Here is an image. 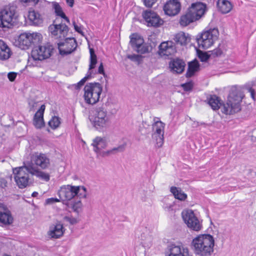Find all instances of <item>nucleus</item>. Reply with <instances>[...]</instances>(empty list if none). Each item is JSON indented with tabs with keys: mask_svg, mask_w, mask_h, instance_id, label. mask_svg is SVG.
I'll return each mask as SVG.
<instances>
[{
	"mask_svg": "<svg viewBox=\"0 0 256 256\" xmlns=\"http://www.w3.org/2000/svg\"><path fill=\"white\" fill-rule=\"evenodd\" d=\"M161 22H162L160 24V25L162 26L163 24L164 21L161 19Z\"/></svg>",
	"mask_w": 256,
	"mask_h": 256,
	"instance_id": "63",
	"label": "nucleus"
},
{
	"mask_svg": "<svg viewBox=\"0 0 256 256\" xmlns=\"http://www.w3.org/2000/svg\"><path fill=\"white\" fill-rule=\"evenodd\" d=\"M160 122L159 120H156L152 126V130L154 132L152 134V139L155 140L156 143V146L160 148L158 145V140L160 138V126H158V124Z\"/></svg>",
	"mask_w": 256,
	"mask_h": 256,
	"instance_id": "35",
	"label": "nucleus"
},
{
	"mask_svg": "<svg viewBox=\"0 0 256 256\" xmlns=\"http://www.w3.org/2000/svg\"><path fill=\"white\" fill-rule=\"evenodd\" d=\"M126 146V143H124L116 148H114L111 150L108 151L107 152L108 154H116V152H122L125 150Z\"/></svg>",
	"mask_w": 256,
	"mask_h": 256,
	"instance_id": "40",
	"label": "nucleus"
},
{
	"mask_svg": "<svg viewBox=\"0 0 256 256\" xmlns=\"http://www.w3.org/2000/svg\"><path fill=\"white\" fill-rule=\"evenodd\" d=\"M42 39V35L39 33L24 32L20 34L18 42L22 49H27L32 44H38Z\"/></svg>",
	"mask_w": 256,
	"mask_h": 256,
	"instance_id": "10",
	"label": "nucleus"
},
{
	"mask_svg": "<svg viewBox=\"0 0 256 256\" xmlns=\"http://www.w3.org/2000/svg\"><path fill=\"white\" fill-rule=\"evenodd\" d=\"M210 54L214 57H217L220 56L222 54V50L220 48H216L213 50L210 51Z\"/></svg>",
	"mask_w": 256,
	"mask_h": 256,
	"instance_id": "46",
	"label": "nucleus"
},
{
	"mask_svg": "<svg viewBox=\"0 0 256 256\" xmlns=\"http://www.w3.org/2000/svg\"><path fill=\"white\" fill-rule=\"evenodd\" d=\"M214 240L210 234H200L192 240V248L196 254L209 256L214 252Z\"/></svg>",
	"mask_w": 256,
	"mask_h": 256,
	"instance_id": "2",
	"label": "nucleus"
},
{
	"mask_svg": "<svg viewBox=\"0 0 256 256\" xmlns=\"http://www.w3.org/2000/svg\"><path fill=\"white\" fill-rule=\"evenodd\" d=\"M30 111H34L38 106V102L34 100H30L28 101Z\"/></svg>",
	"mask_w": 256,
	"mask_h": 256,
	"instance_id": "45",
	"label": "nucleus"
},
{
	"mask_svg": "<svg viewBox=\"0 0 256 256\" xmlns=\"http://www.w3.org/2000/svg\"><path fill=\"white\" fill-rule=\"evenodd\" d=\"M164 14L170 16L177 15L181 10V4L178 0H170L163 7Z\"/></svg>",
	"mask_w": 256,
	"mask_h": 256,
	"instance_id": "18",
	"label": "nucleus"
},
{
	"mask_svg": "<svg viewBox=\"0 0 256 256\" xmlns=\"http://www.w3.org/2000/svg\"><path fill=\"white\" fill-rule=\"evenodd\" d=\"M158 35L153 33L149 36L148 40L150 42V46L155 47L158 43Z\"/></svg>",
	"mask_w": 256,
	"mask_h": 256,
	"instance_id": "41",
	"label": "nucleus"
},
{
	"mask_svg": "<svg viewBox=\"0 0 256 256\" xmlns=\"http://www.w3.org/2000/svg\"><path fill=\"white\" fill-rule=\"evenodd\" d=\"M207 10L206 4L201 2L192 3L186 12L182 15L179 23L182 26H186L200 19Z\"/></svg>",
	"mask_w": 256,
	"mask_h": 256,
	"instance_id": "3",
	"label": "nucleus"
},
{
	"mask_svg": "<svg viewBox=\"0 0 256 256\" xmlns=\"http://www.w3.org/2000/svg\"><path fill=\"white\" fill-rule=\"evenodd\" d=\"M24 166L13 169V173L14 175V178L18 186L20 188H24L28 186L30 174V162L24 164Z\"/></svg>",
	"mask_w": 256,
	"mask_h": 256,
	"instance_id": "8",
	"label": "nucleus"
},
{
	"mask_svg": "<svg viewBox=\"0 0 256 256\" xmlns=\"http://www.w3.org/2000/svg\"><path fill=\"white\" fill-rule=\"evenodd\" d=\"M28 17L30 20L35 26L40 25L43 22L40 14L35 10L30 11Z\"/></svg>",
	"mask_w": 256,
	"mask_h": 256,
	"instance_id": "31",
	"label": "nucleus"
},
{
	"mask_svg": "<svg viewBox=\"0 0 256 256\" xmlns=\"http://www.w3.org/2000/svg\"><path fill=\"white\" fill-rule=\"evenodd\" d=\"M246 89L248 90V92L250 93L252 97L254 98L255 95L254 90L250 87L247 88Z\"/></svg>",
	"mask_w": 256,
	"mask_h": 256,
	"instance_id": "55",
	"label": "nucleus"
},
{
	"mask_svg": "<svg viewBox=\"0 0 256 256\" xmlns=\"http://www.w3.org/2000/svg\"><path fill=\"white\" fill-rule=\"evenodd\" d=\"M144 6L148 8H151L157 0H142Z\"/></svg>",
	"mask_w": 256,
	"mask_h": 256,
	"instance_id": "48",
	"label": "nucleus"
},
{
	"mask_svg": "<svg viewBox=\"0 0 256 256\" xmlns=\"http://www.w3.org/2000/svg\"><path fill=\"white\" fill-rule=\"evenodd\" d=\"M11 55L12 52L10 48L4 40H0V60H6Z\"/></svg>",
	"mask_w": 256,
	"mask_h": 256,
	"instance_id": "26",
	"label": "nucleus"
},
{
	"mask_svg": "<svg viewBox=\"0 0 256 256\" xmlns=\"http://www.w3.org/2000/svg\"><path fill=\"white\" fill-rule=\"evenodd\" d=\"M60 119L58 116H54L48 122L49 126L52 129H56L60 124Z\"/></svg>",
	"mask_w": 256,
	"mask_h": 256,
	"instance_id": "38",
	"label": "nucleus"
},
{
	"mask_svg": "<svg viewBox=\"0 0 256 256\" xmlns=\"http://www.w3.org/2000/svg\"><path fill=\"white\" fill-rule=\"evenodd\" d=\"M166 256H192L188 248L182 245L171 243L165 250Z\"/></svg>",
	"mask_w": 256,
	"mask_h": 256,
	"instance_id": "15",
	"label": "nucleus"
},
{
	"mask_svg": "<svg viewBox=\"0 0 256 256\" xmlns=\"http://www.w3.org/2000/svg\"><path fill=\"white\" fill-rule=\"evenodd\" d=\"M4 256H10L7 255V254H5V255H4Z\"/></svg>",
	"mask_w": 256,
	"mask_h": 256,
	"instance_id": "64",
	"label": "nucleus"
},
{
	"mask_svg": "<svg viewBox=\"0 0 256 256\" xmlns=\"http://www.w3.org/2000/svg\"><path fill=\"white\" fill-rule=\"evenodd\" d=\"M197 54L198 58L202 62H206L210 56V55L208 54L206 52H202L201 50H198Z\"/></svg>",
	"mask_w": 256,
	"mask_h": 256,
	"instance_id": "39",
	"label": "nucleus"
},
{
	"mask_svg": "<svg viewBox=\"0 0 256 256\" xmlns=\"http://www.w3.org/2000/svg\"><path fill=\"white\" fill-rule=\"evenodd\" d=\"M18 14L14 5L6 6L0 11V27L10 28L16 22Z\"/></svg>",
	"mask_w": 256,
	"mask_h": 256,
	"instance_id": "4",
	"label": "nucleus"
},
{
	"mask_svg": "<svg viewBox=\"0 0 256 256\" xmlns=\"http://www.w3.org/2000/svg\"><path fill=\"white\" fill-rule=\"evenodd\" d=\"M106 145L104 140L100 137H96L93 140L92 146L94 147V150L98 152L100 150V145Z\"/></svg>",
	"mask_w": 256,
	"mask_h": 256,
	"instance_id": "37",
	"label": "nucleus"
},
{
	"mask_svg": "<svg viewBox=\"0 0 256 256\" xmlns=\"http://www.w3.org/2000/svg\"><path fill=\"white\" fill-rule=\"evenodd\" d=\"M100 150L102 148H104L105 145H102V144H100Z\"/></svg>",
	"mask_w": 256,
	"mask_h": 256,
	"instance_id": "60",
	"label": "nucleus"
},
{
	"mask_svg": "<svg viewBox=\"0 0 256 256\" xmlns=\"http://www.w3.org/2000/svg\"><path fill=\"white\" fill-rule=\"evenodd\" d=\"M247 175L250 178H254L256 176V170L253 169H248Z\"/></svg>",
	"mask_w": 256,
	"mask_h": 256,
	"instance_id": "51",
	"label": "nucleus"
},
{
	"mask_svg": "<svg viewBox=\"0 0 256 256\" xmlns=\"http://www.w3.org/2000/svg\"><path fill=\"white\" fill-rule=\"evenodd\" d=\"M160 124H161V127H164V126L165 125L164 124V122H160Z\"/></svg>",
	"mask_w": 256,
	"mask_h": 256,
	"instance_id": "61",
	"label": "nucleus"
},
{
	"mask_svg": "<svg viewBox=\"0 0 256 256\" xmlns=\"http://www.w3.org/2000/svg\"><path fill=\"white\" fill-rule=\"evenodd\" d=\"M90 119L93 126L99 131H103L110 124V118L108 115L107 111L102 106L96 108L94 116Z\"/></svg>",
	"mask_w": 256,
	"mask_h": 256,
	"instance_id": "5",
	"label": "nucleus"
},
{
	"mask_svg": "<svg viewBox=\"0 0 256 256\" xmlns=\"http://www.w3.org/2000/svg\"><path fill=\"white\" fill-rule=\"evenodd\" d=\"M67 4L70 7H72L74 4V0H66Z\"/></svg>",
	"mask_w": 256,
	"mask_h": 256,
	"instance_id": "57",
	"label": "nucleus"
},
{
	"mask_svg": "<svg viewBox=\"0 0 256 256\" xmlns=\"http://www.w3.org/2000/svg\"><path fill=\"white\" fill-rule=\"evenodd\" d=\"M30 174L32 176H36L38 178L44 180L46 182L50 180V176L48 174L40 170L37 167L34 166L32 162H30Z\"/></svg>",
	"mask_w": 256,
	"mask_h": 256,
	"instance_id": "28",
	"label": "nucleus"
},
{
	"mask_svg": "<svg viewBox=\"0 0 256 256\" xmlns=\"http://www.w3.org/2000/svg\"><path fill=\"white\" fill-rule=\"evenodd\" d=\"M57 20L53 21L52 24L48 27V30L51 34L59 38H65L68 34L69 28L65 24H56Z\"/></svg>",
	"mask_w": 256,
	"mask_h": 256,
	"instance_id": "16",
	"label": "nucleus"
},
{
	"mask_svg": "<svg viewBox=\"0 0 256 256\" xmlns=\"http://www.w3.org/2000/svg\"><path fill=\"white\" fill-rule=\"evenodd\" d=\"M142 17L148 23V26L159 27L160 18L158 15L151 10H146L142 13Z\"/></svg>",
	"mask_w": 256,
	"mask_h": 256,
	"instance_id": "20",
	"label": "nucleus"
},
{
	"mask_svg": "<svg viewBox=\"0 0 256 256\" xmlns=\"http://www.w3.org/2000/svg\"><path fill=\"white\" fill-rule=\"evenodd\" d=\"M80 188L83 190L84 194H80L82 197L86 196V188L82 186H74L70 185L62 186L58 192V194L60 199L62 201H71L74 196L78 195Z\"/></svg>",
	"mask_w": 256,
	"mask_h": 256,
	"instance_id": "9",
	"label": "nucleus"
},
{
	"mask_svg": "<svg viewBox=\"0 0 256 256\" xmlns=\"http://www.w3.org/2000/svg\"><path fill=\"white\" fill-rule=\"evenodd\" d=\"M72 24H73V25H74V28L75 30L77 32H78V33L84 36V33L82 31L81 29H80V27L78 26L76 23L75 21H73L72 22Z\"/></svg>",
	"mask_w": 256,
	"mask_h": 256,
	"instance_id": "54",
	"label": "nucleus"
},
{
	"mask_svg": "<svg viewBox=\"0 0 256 256\" xmlns=\"http://www.w3.org/2000/svg\"><path fill=\"white\" fill-rule=\"evenodd\" d=\"M52 8L54 10V13L56 16H60L61 18L64 19L68 23L70 22L69 18H68V17L66 16L62 8L58 2H52Z\"/></svg>",
	"mask_w": 256,
	"mask_h": 256,
	"instance_id": "32",
	"label": "nucleus"
},
{
	"mask_svg": "<svg viewBox=\"0 0 256 256\" xmlns=\"http://www.w3.org/2000/svg\"><path fill=\"white\" fill-rule=\"evenodd\" d=\"M8 182L4 178H0V187L4 188L7 186Z\"/></svg>",
	"mask_w": 256,
	"mask_h": 256,
	"instance_id": "53",
	"label": "nucleus"
},
{
	"mask_svg": "<svg viewBox=\"0 0 256 256\" xmlns=\"http://www.w3.org/2000/svg\"><path fill=\"white\" fill-rule=\"evenodd\" d=\"M182 219L188 227L194 231H199L202 228V222L192 210H184L182 212Z\"/></svg>",
	"mask_w": 256,
	"mask_h": 256,
	"instance_id": "11",
	"label": "nucleus"
},
{
	"mask_svg": "<svg viewBox=\"0 0 256 256\" xmlns=\"http://www.w3.org/2000/svg\"><path fill=\"white\" fill-rule=\"evenodd\" d=\"M170 192L172 194L175 198L181 201H184L187 198V194L180 188L172 186L170 188Z\"/></svg>",
	"mask_w": 256,
	"mask_h": 256,
	"instance_id": "33",
	"label": "nucleus"
},
{
	"mask_svg": "<svg viewBox=\"0 0 256 256\" xmlns=\"http://www.w3.org/2000/svg\"><path fill=\"white\" fill-rule=\"evenodd\" d=\"M140 240L142 241V244L146 247H149L152 241V236L150 234L148 230H146L140 235Z\"/></svg>",
	"mask_w": 256,
	"mask_h": 256,
	"instance_id": "36",
	"label": "nucleus"
},
{
	"mask_svg": "<svg viewBox=\"0 0 256 256\" xmlns=\"http://www.w3.org/2000/svg\"><path fill=\"white\" fill-rule=\"evenodd\" d=\"M199 70L200 64L196 59L188 62V70L185 74L186 77L187 78L192 77Z\"/></svg>",
	"mask_w": 256,
	"mask_h": 256,
	"instance_id": "27",
	"label": "nucleus"
},
{
	"mask_svg": "<svg viewBox=\"0 0 256 256\" xmlns=\"http://www.w3.org/2000/svg\"><path fill=\"white\" fill-rule=\"evenodd\" d=\"M16 74L14 72H10L8 74V77L9 80L11 82H13L16 79Z\"/></svg>",
	"mask_w": 256,
	"mask_h": 256,
	"instance_id": "52",
	"label": "nucleus"
},
{
	"mask_svg": "<svg viewBox=\"0 0 256 256\" xmlns=\"http://www.w3.org/2000/svg\"><path fill=\"white\" fill-rule=\"evenodd\" d=\"M163 140H164L163 138H161V143L163 142Z\"/></svg>",
	"mask_w": 256,
	"mask_h": 256,
	"instance_id": "62",
	"label": "nucleus"
},
{
	"mask_svg": "<svg viewBox=\"0 0 256 256\" xmlns=\"http://www.w3.org/2000/svg\"><path fill=\"white\" fill-rule=\"evenodd\" d=\"M158 50L157 52V54H158V55H160V44H159L158 46Z\"/></svg>",
	"mask_w": 256,
	"mask_h": 256,
	"instance_id": "59",
	"label": "nucleus"
},
{
	"mask_svg": "<svg viewBox=\"0 0 256 256\" xmlns=\"http://www.w3.org/2000/svg\"><path fill=\"white\" fill-rule=\"evenodd\" d=\"M127 58L132 62H138L140 64L142 59V56L138 54H128L127 56Z\"/></svg>",
	"mask_w": 256,
	"mask_h": 256,
	"instance_id": "42",
	"label": "nucleus"
},
{
	"mask_svg": "<svg viewBox=\"0 0 256 256\" xmlns=\"http://www.w3.org/2000/svg\"><path fill=\"white\" fill-rule=\"evenodd\" d=\"M38 194V193L37 192H34L32 194V196L34 197V196H36Z\"/></svg>",
	"mask_w": 256,
	"mask_h": 256,
	"instance_id": "58",
	"label": "nucleus"
},
{
	"mask_svg": "<svg viewBox=\"0 0 256 256\" xmlns=\"http://www.w3.org/2000/svg\"><path fill=\"white\" fill-rule=\"evenodd\" d=\"M97 73H98L99 74H103L104 76H105L106 74L104 72V68L103 64L102 62H101L100 64L98 66V68Z\"/></svg>",
	"mask_w": 256,
	"mask_h": 256,
	"instance_id": "50",
	"label": "nucleus"
},
{
	"mask_svg": "<svg viewBox=\"0 0 256 256\" xmlns=\"http://www.w3.org/2000/svg\"><path fill=\"white\" fill-rule=\"evenodd\" d=\"M169 68L174 74H181L185 69L186 63L184 61L179 58H172L168 63Z\"/></svg>",
	"mask_w": 256,
	"mask_h": 256,
	"instance_id": "21",
	"label": "nucleus"
},
{
	"mask_svg": "<svg viewBox=\"0 0 256 256\" xmlns=\"http://www.w3.org/2000/svg\"><path fill=\"white\" fill-rule=\"evenodd\" d=\"M32 162L42 169H46L48 168L50 165L49 158L46 154H34L32 156Z\"/></svg>",
	"mask_w": 256,
	"mask_h": 256,
	"instance_id": "22",
	"label": "nucleus"
},
{
	"mask_svg": "<svg viewBox=\"0 0 256 256\" xmlns=\"http://www.w3.org/2000/svg\"><path fill=\"white\" fill-rule=\"evenodd\" d=\"M68 208H71L74 212L78 214L82 210V204L80 200H72L64 202Z\"/></svg>",
	"mask_w": 256,
	"mask_h": 256,
	"instance_id": "29",
	"label": "nucleus"
},
{
	"mask_svg": "<svg viewBox=\"0 0 256 256\" xmlns=\"http://www.w3.org/2000/svg\"><path fill=\"white\" fill-rule=\"evenodd\" d=\"M140 198L142 202H148V204H150L151 200L148 196V194L147 192H145L142 190L140 193Z\"/></svg>",
	"mask_w": 256,
	"mask_h": 256,
	"instance_id": "43",
	"label": "nucleus"
},
{
	"mask_svg": "<svg viewBox=\"0 0 256 256\" xmlns=\"http://www.w3.org/2000/svg\"><path fill=\"white\" fill-rule=\"evenodd\" d=\"M90 64L89 65V68L88 72L86 74V76L82 78L76 84H74L73 85V86L74 87L76 90H79L80 88L86 82L94 77V76L96 74V72H94L93 69L96 67V65L97 63V58L96 56L94 53V49L90 48Z\"/></svg>",
	"mask_w": 256,
	"mask_h": 256,
	"instance_id": "14",
	"label": "nucleus"
},
{
	"mask_svg": "<svg viewBox=\"0 0 256 256\" xmlns=\"http://www.w3.org/2000/svg\"><path fill=\"white\" fill-rule=\"evenodd\" d=\"M176 52V48L172 41L161 42V56H168L174 54Z\"/></svg>",
	"mask_w": 256,
	"mask_h": 256,
	"instance_id": "24",
	"label": "nucleus"
},
{
	"mask_svg": "<svg viewBox=\"0 0 256 256\" xmlns=\"http://www.w3.org/2000/svg\"><path fill=\"white\" fill-rule=\"evenodd\" d=\"M64 234L63 226L60 223L50 227L48 235L50 238H58Z\"/></svg>",
	"mask_w": 256,
	"mask_h": 256,
	"instance_id": "25",
	"label": "nucleus"
},
{
	"mask_svg": "<svg viewBox=\"0 0 256 256\" xmlns=\"http://www.w3.org/2000/svg\"><path fill=\"white\" fill-rule=\"evenodd\" d=\"M53 50L50 44L35 46L32 51V56L34 60H42L50 58Z\"/></svg>",
	"mask_w": 256,
	"mask_h": 256,
	"instance_id": "13",
	"label": "nucleus"
},
{
	"mask_svg": "<svg viewBox=\"0 0 256 256\" xmlns=\"http://www.w3.org/2000/svg\"><path fill=\"white\" fill-rule=\"evenodd\" d=\"M77 46V42L74 38H67L64 42L58 44V48L61 55H67L73 52Z\"/></svg>",
	"mask_w": 256,
	"mask_h": 256,
	"instance_id": "17",
	"label": "nucleus"
},
{
	"mask_svg": "<svg viewBox=\"0 0 256 256\" xmlns=\"http://www.w3.org/2000/svg\"><path fill=\"white\" fill-rule=\"evenodd\" d=\"M175 43L178 45L186 46L188 41L190 40L188 36H186L184 32H180L176 34L174 38Z\"/></svg>",
	"mask_w": 256,
	"mask_h": 256,
	"instance_id": "30",
	"label": "nucleus"
},
{
	"mask_svg": "<svg viewBox=\"0 0 256 256\" xmlns=\"http://www.w3.org/2000/svg\"><path fill=\"white\" fill-rule=\"evenodd\" d=\"M84 90L86 102L92 105L99 101L102 86L99 82H90L84 86Z\"/></svg>",
	"mask_w": 256,
	"mask_h": 256,
	"instance_id": "6",
	"label": "nucleus"
},
{
	"mask_svg": "<svg viewBox=\"0 0 256 256\" xmlns=\"http://www.w3.org/2000/svg\"><path fill=\"white\" fill-rule=\"evenodd\" d=\"M130 44L132 49L138 53L144 54L149 51V46L144 44L143 38L137 33L132 34L130 36Z\"/></svg>",
	"mask_w": 256,
	"mask_h": 256,
	"instance_id": "12",
	"label": "nucleus"
},
{
	"mask_svg": "<svg viewBox=\"0 0 256 256\" xmlns=\"http://www.w3.org/2000/svg\"><path fill=\"white\" fill-rule=\"evenodd\" d=\"M61 200L60 198L58 199L57 198H49L46 200V203L47 204H52L56 202H60Z\"/></svg>",
	"mask_w": 256,
	"mask_h": 256,
	"instance_id": "49",
	"label": "nucleus"
},
{
	"mask_svg": "<svg viewBox=\"0 0 256 256\" xmlns=\"http://www.w3.org/2000/svg\"><path fill=\"white\" fill-rule=\"evenodd\" d=\"M21 1L23 2L27 3V2H33L34 4H37L39 0H21Z\"/></svg>",
	"mask_w": 256,
	"mask_h": 256,
	"instance_id": "56",
	"label": "nucleus"
},
{
	"mask_svg": "<svg viewBox=\"0 0 256 256\" xmlns=\"http://www.w3.org/2000/svg\"><path fill=\"white\" fill-rule=\"evenodd\" d=\"M243 94L236 86H232L226 104L223 103L220 98L215 94L207 97L208 104L214 110L222 108V112L226 114H232L241 110L240 102Z\"/></svg>",
	"mask_w": 256,
	"mask_h": 256,
	"instance_id": "1",
	"label": "nucleus"
},
{
	"mask_svg": "<svg viewBox=\"0 0 256 256\" xmlns=\"http://www.w3.org/2000/svg\"><path fill=\"white\" fill-rule=\"evenodd\" d=\"M184 90L186 92H188L192 90L194 87V82L190 80L188 82L183 84L181 85Z\"/></svg>",
	"mask_w": 256,
	"mask_h": 256,
	"instance_id": "44",
	"label": "nucleus"
},
{
	"mask_svg": "<svg viewBox=\"0 0 256 256\" xmlns=\"http://www.w3.org/2000/svg\"><path fill=\"white\" fill-rule=\"evenodd\" d=\"M217 5L220 10L222 14L228 13L232 8L231 3L227 0H218Z\"/></svg>",
	"mask_w": 256,
	"mask_h": 256,
	"instance_id": "34",
	"label": "nucleus"
},
{
	"mask_svg": "<svg viewBox=\"0 0 256 256\" xmlns=\"http://www.w3.org/2000/svg\"><path fill=\"white\" fill-rule=\"evenodd\" d=\"M64 219L66 222H69L71 224H75L78 222V220L76 218L72 216H65Z\"/></svg>",
	"mask_w": 256,
	"mask_h": 256,
	"instance_id": "47",
	"label": "nucleus"
},
{
	"mask_svg": "<svg viewBox=\"0 0 256 256\" xmlns=\"http://www.w3.org/2000/svg\"><path fill=\"white\" fill-rule=\"evenodd\" d=\"M218 30L216 28L202 32L196 36L198 46L204 49L208 48L218 40Z\"/></svg>",
	"mask_w": 256,
	"mask_h": 256,
	"instance_id": "7",
	"label": "nucleus"
},
{
	"mask_svg": "<svg viewBox=\"0 0 256 256\" xmlns=\"http://www.w3.org/2000/svg\"><path fill=\"white\" fill-rule=\"evenodd\" d=\"M14 221L10 211L6 206L0 203V226H8Z\"/></svg>",
	"mask_w": 256,
	"mask_h": 256,
	"instance_id": "19",
	"label": "nucleus"
},
{
	"mask_svg": "<svg viewBox=\"0 0 256 256\" xmlns=\"http://www.w3.org/2000/svg\"><path fill=\"white\" fill-rule=\"evenodd\" d=\"M45 106L42 104L36 112L34 116L33 124L37 128H40L44 126V114L45 110Z\"/></svg>",
	"mask_w": 256,
	"mask_h": 256,
	"instance_id": "23",
	"label": "nucleus"
}]
</instances>
